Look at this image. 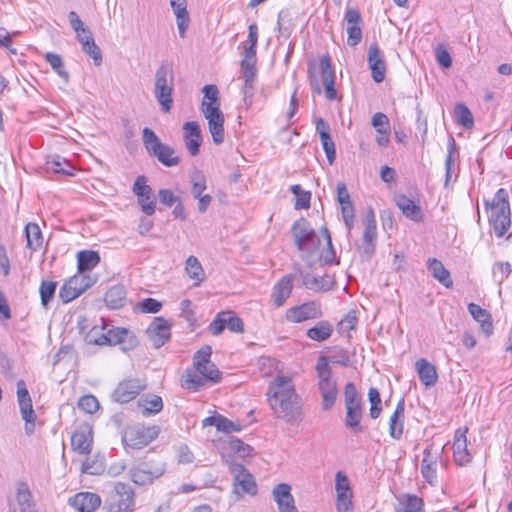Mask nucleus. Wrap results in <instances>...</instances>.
Returning a JSON list of instances; mask_svg holds the SVG:
<instances>
[{
    "label": "nucleus",
    "instance_id": "obj_1",
    "mask_svg": "<svg viewBox=\"0 0 512 512\" xmlns=\"http://www.w3.org/2000/svg\"><path fill=\"white\" fill-rule=\"evenodd\" d=\"M267 401L274 415L286 422L296 420L301 414V398L291 377L277 375L269 384Z\"/></svg>",
    "mask_w": 512,
    "mask_h": 512
},
{
    "label": "nucleus",
    "instance_id": "obj_2",
    "mask_svg": "<svg viewBox=\"0 0 512 512\" xmlns=\"http://www.w3.org/2000/svg\"><path fill=\"white\" fill-rule=\"evenodd\" d=\"M174 82L173 64L162 61L155 72L153 94L164 113H169L173 107Z\"/></svg>",
    "mask_w": 512,
    "mask_h": 512
},
{
    "label": "nucleus",
    "instance_id": "obj_3",
    "mask_svg": "<svg viewBox=\"0 0 512 512\" xmlns=\"http://www.w3.org/2000/svg\"><path fill=\"white\" fill-rule=\"evenodd\" d=\"M485 206L490 211L489 221L496 236H504L511 224L508 192L504 188L498 189L491 201H485Z\"/></svg>",
    "mask_w": 512,
    "mask_h": 512
},
{
    "label": "nucleus",
    "instance_id": "obj_4",
    "mask_svg": "<svg viewBox=\"0 0 512 512\" xmlns=\"http://www.w3.org/2000/svg\"><path fill=\"white\" fill-rule=\"evenodd\" d=\"M292 233L298 250L307 261L313 258L321 249L323 235L318 236L306 219L301 218L294 222Z\"/></svg>",
    "mask_w": 512,
    "mask_h": 512
},
{
    "label": "nucleus",
    "instance_id": "obj_5",
    "mask_svg": "<svg viewBox=\"0 0 512 512\" xmlns=\"http://www.w3.org/2000/svg\"><path fill=\"white\" fill-rule=\"evenodd\" d=\"M136 495L133 487L124 482H115L104 499V512H134Z\"/></svg>",
    "mask_w": 512,
    "mask_h": 512
},
{
    "label": "nucleus",
    "instance_id": "obj_6",
    "mask_svg": "<svg viewBox=\"0 0 512 512\" xmlns=\"http://www.w3.org/2000/svg\"><path fill=\"white\" fill-rule=\"evenodd\" d=\"M318 389L322 397V408L329 410L335 403L338 390L337 382L332 376V370L328 359L320 356L316 364Z\"/></svg>",
    "mask_w": 512,
    "mask_h": 512
},
{
    "label": "nucleus",
    "instance_id": "obj_7",
    "mask_svg": "<svg viewBox=\"0 0 512 512\" xmlns=\"http://www.w3.org/2000/svg\"><path fill=\"white\" fill-rule=\"evenodd\" d=\"M142 138L147 152L156 157L164 166H176L180 159L175 154V150L161 142L159 137L150 128H144L142 131Z\"/></svg>",
    "mask_w": 512,
    "mask_h": 512
},
{
    "label": "nucleus",
    "instance_id": "obj_8",
    "mask_svg": "<svg viewBox=\"0 0 512 512\" xmlns=\"http://www.w3.org/2000/svg\"><path fill=\"white\" fill-rule=\"evenodd\" d=\"M159 433L160 427L157 425L138 424L126 429L122 441L126 448L141 449L155 440Z\"/></svg>",
    "mask_w": 512,
    "mask_h": 512
},
{
    "label": "nucleus",
    "instance_id": "obj_9",
    "mask_svg": "<svg viewBox=\"0 0 512 512\" xmlns=\"http://www.w3.org/2000/svg\"><path fill=\"white\" fill-rule=\"evenodd\" d=\"M354 493L348 476L343 471L335 474V507L337 512H354Z\"/></svg>",
    "mask_w": 512,
    "mask_h": 512
},
{
    "label": "nucleus",
    "instance_id": "obj_10",
    "mask_svg": "<svg viewBox=\"0 0 512 512\" xmlns=\"http://www.w3.org/2000/svg\"><path fill=\"white\" fill-rule=\"evenodd\" d=\"M323 316L322 304L318 300H311L292 306L285 311V319L290 323H302L319 319Z\"/></svg>",
    "mask_w": 512,
    "mask_h": 512
},
{
    "label": "nucleus",
    "instance_id": "obj_11",
    "mask_svg": "<svg viewBox=\"0 0 512 512\" xmlns=\"http://www.w3.org/2000/svg\"><path fill=\"white\" fill-rule=\"evenodd\" d=\"M189 182L191 185V194L194 199L198 200L199 212H206L212 202V196L204 194V191L207 189L205 174L201 170L194 169L189 173Z\"/></svg>",
    "mask_w": 512,
    "mask_h": 512
},
{
    "label": "nucleus",
    "instance_id": "obj_12",
    "mask_svg": "<svg viewBox=\"0 0 512 512\" xmlns=\"http://www.w3.org/2000/svg\"><path fill=\"white\" fill-rule=\"evenodd\" d=\"M212 350L210 346H204L198 350L193 357V366L197 373L201 374L206 380L218 382L220 380V371L210 361Z\"/></svg>",
    "mask_w": 512,
    "mask_h": 512
},
{
    "label": "nucleus",
    "instance_id": "obj_13",
    "mask_svg": "<svg viewBox=\"0 0 512 512\" xmlns=\"http://www.w3.org/2000/svg\"><path fill=\"white\" fill-rule=\"evenodd\" d=\"M230 472L232 473L234 480V493L240 495V489L242 493H246L251 496H255L257 494L258 487L254 477L242 464H231Z\"/></svg>",
    "mask_w": 512,
    "mask_h": 512
},
{
    "label": "nucleus",
    "instance_id": "obj_14",
    "mask_svg": "<svg viewBox=\"0 0 512 512\" xmlns=\"http://www.w3.org/2000/svg\"><path fill=\"white\" fill-rule=\"evenodd\" d=\"M17 397L22 419L25 421V432L30 435L35 430L36 415L33 410L29 392L23 380L17 383Z\"/></svg>",
    "mask_w": 512,
    "mask_h": 512
},
{
    "label": "nucleus",
    "instance_id": "obj_15",
    "mask_svg": "<svg viewBox=\"0 0 512 512\" xmlns=\"http://www.w3.org/2000/svg\"><path fill=\"white\" fill-rule=\"evenodd\" d=\"M132 191L137 196L142 211L148 216L154 214L156 200L152 188L147 184L145 176L140 175L136 178Z\"/></svg>",
    "mask_w": 512,
    "mask_h": 512
},
{
    "label": "nucleus",
    "instance_id": "obj_16",
    "mask_svg": "<svg viewBox=\"0 0 512 512\" xmlns=\"http://www.w3.org/2000/svg\"><path fill=\"white\" fill-rule=\"evenodd\" d=\"M271 498L278 512H299L290 484H276L271 490Z\"/></svg>",
    "mask_w": 512,
    "mask_h": 512
},
{
    "label": "nucleus",
    "instance_id": "obj_17",
    "mask_svg": "<svg viewBox=\"0 0 512 512\" xmlns=\"http://www.w3.org/2000/svg\"><path fill=\"white\" fill-rule=\"evenodd\" d=\"M204 118L207 120L208 129L215 144L219 145L224 141L225 131L224 122L225 117L223 112L218 107H211L206 105L204 111H201Z\"/></svg>",
    "mask_w": 512,
    "mask_h": 512
},
{
    "label": "nucleus",
    "instance_id": "obj_18",
    "mask_svg": "<svg viewBox=\"0 0 512 512\" xmlns=\"http://www.w3.org/2000/svg\"><path fill=\"white\" fill-rule=\"evenodd\" d=\"M256 62L257 59L244 58L241 61V79L244 81L242 93L244 102L247 106L252 104L254 95V84L256 77Z\"/></svg>",
    "mask_w": 512,
    "mask_h": 512
},
{
    "label": "nucleus",
    "instance_id": "obj_19",
    "mask_svg": "<svg viewBox=\"0 0 512 512\" xmlns=\"http://www.w3.org/2000/svg\"><path fill=\"white\" fill-rule=\"evenodd\" d=\"M171 326L163 317H156L146 330L147 337L156 349L162 347L171 336Z\"/></svg>",
    "mask_w": 512,
    "mask_h": 512
},
{
    "label": "nucleus",
    "instance_id": "obj_20",
    "mask_svg": "<svg viewBox=\"0 0 512 512\" xmlns=\"http://www.w3.org/2000/svg\"><path fill=\"white\" fill-rule=\"evenodd\" d=\"M165 473V464L160 462L145 468L135 467L130 469V479L137 485H146L160 478Z\"/></svg>",
    "mask_w": 512,
    "mask_h": 512
},
{
    "label": "nucleus",
    "instance_id": "obj_21",
    "mask_svg": "<svg viewBox=\"0 0 512 512\" xmlns=\"http://www.w3.org/2000/svg\"><path fill=\"white\" fill-rule=\"evenodd\" d=\"M441 451L436 449L434 445H428L423 452V460L421 464V473L425 480L434 484L437 480V461Z\"/></svg>",
    "mask_w": 512,
    "mask_h": 512
},
{
    "label": "nucleus",
    "instance_id": "obj_22",
    "mask_svg": "<svg viewBox=\"0 0 512 512\" xmlns=\"http://www.w3.org/2000/svg\"><path fill=\"white\" fill-rule=\"evenodd\" d=\"M367 61L371 70L372 79L376 83H381L385 79L386 63L384 55L376 43L369 46Z\"/></svg>",
    "mask_w": 512,
    "mask_h": 512
},
{
    "label": "nucleus",
    "instance_id": "obj_23",
    "mask_svg": "<svg viewBox=\"0 0 512 512\" xmlns=\"http://www.w3.org/2000/svg\"><path fill=\"white\" fill-rule=\"evenodd\" d=\"M467 432V427H461L456 430L453 439V457L455 463L459 466H464L472 460V456L467 449Z\"/></svg>",
    "mask_w": 512,
    "mask_h": 512
},
{
    "label": "nucleus",
    "instance_id": "obj_24",
    "mask_svg": "<svg viewBox=\"0 0 512 512\" xmlns=\"http://www.w3.org/2000/svg\"><path fill=\"white\" fill-rule=\"evenodd\" d=\"M295 276L293 274H287L280 278L273 286L271 299L273 305L279 308L285 304L289 299L293 290Z\"/></svg>",
    "mask_w": 512,
    "mask_h": 512
},
{
    "label": "nucleus",
    "instance_id": "obj_25",
    "mask_svg": "<svg viewBox=\"0 0 512 512\" xmlns=\"http://www.w3.org/2000/svg\"><path fill=\"white\" fill-rule=\"evenodd\" d=\"M93 444V431L92 428L85 424L80 426L71 437L72 449L79 454H90Z\"/></svg>",
    "mask_w": 512,
    "mask_h": 512
},
{
    "label": "nucleus",
    "instance_id": "obj_26",
    "mask_svg": "<svg viewBox=\"0 0 512 512\" xmlns=\"http://www.w3.org/2000/svg\"><path fill=\"white\" fill-rule=\"evenodd\" d=\"M183 139L187 151L196 156L200 151L202 135L199 124L196 121L185 122L183 125Z\"/></svg>",
    "mask_w": 512,
    "mask_h": 512
},
{
    "label": "nucleus",
    "instance_id": "obj_27",
    "mask_svg": "<svg viewBox=\"0 0 512 512\" xmlns=\"http://www.w3.org/2000/svg\"><path fill=\"white\" fill-rule=\"evenodd\" d=\"M101 502V497L92 492H80L69 499L70 506L78 512H94Z\"/></svg>",
    "mask_w": 512,
    "mask_h": 512
},
{
    "label": "nucleus",
    "instance_id": "obj_28",
    "mask_svg": "<svg viewBox=\"0 0 512 512\" xmlns=\"http://www.w3.org/2000/svg\"><path fill=\"white\" fill-rule=\"evenodd\" d=\"M345 21L347 22V44L354 47L359 44L362 39V29L360 27L361 16L359 11L355 8L346 9Z\"/></svg>",
    "mask_w": 512,
    "mask_h": 512
},
{
    "label": "nucleus",
    "instance_id": "obj_29",
    "mask_svg": "<svg viewBox=\"0 0 512 512\" xmlns=\"http://www.w3.org/2000/svg\"><path fill=\"white\" fill-rule=\"evenodd\" d=\"M144 388L141 381L130 379L119 383L113 393L115 401L119 403H128L133 400Z\"/></svg>",
    "mask_w": 512,
    "mask_h": 512
},
{
    "label": "nucleus",
    "instance_id": "obj_30",
    "mask_svg": "<svg viewBox=\"0 0 512 512\" xmlns=\"http://www.w3.org/2000/svg\"><path fill=\"white\" fill-rule=\"evenodd\" d=\"M319 66L321 70V80L325 89V95L328 100H335L337 98V92L334 88L335 74L331 67L329 57H321Z\"/></svg>",
    "mask_w": 512,
    "mask_h": 512
},
{
    "label": "nucleus",
    "instance_id": "obj_31",
    "mask_svg": "<svg viewBox=\"0 0 512 512\" xmlns=\"http://www.w3.org/2000/svg\"><path fill=\"white\" fill-rule=\"evenodd\" d=\"M319 66L321 70V80L325 89V95L328 100H335L337 98V92L334 88L335 74L331 67L329 57H321Z\"/></svg>",
    "mask_w": 512,
    "mask_h": 512
},
{
    "label": "nucleus",
    "instance_id": "obj_32",
    "mask_svg": "<svg viewBox=\"0 0 512 512\" xmlns=\"http://www.w3.org/2000/svg\"><path fill=\"white\" fill-rule=\"evenodd\" d=\"M170 7L176 18V24L181 38H185L190 24V16L187 10V0H169Z\"/></svg>",
    "mask_w": 512,
    "mask_h": 512
},
{
    "label": "nucleus",
    "instance_id": "obj_33",
    "mask_svg": "<svg viewBox=\"0 0 512 512\" xmlns=\"http://www.w3.org/2000/svg\"><path fill=\"white\" fill-rule=\"evenodd\" d=\"M395 203L401 212L410 220L414 222H421L423 220V213L421 207L412 199L404 194L395 197Z\"/></svg>",
    "mask_w": 512,
    "mask_h": 512
},
{
    "label": "nucleus",
    "instance_id": "obj_34",
    "mask_svg": "<svg viewBox=\"0 0 512 512\" xmlns=\"http://www.w3.org/2000/svg\"><path fill=\"white\" fill-rule=\"evenodd\" d=\"M303 285L314 292H326L333 288L335 282L334 278L328 274L313 275L305 274L302 279Z\"/></svg>",
    "mask_w": 512,
    "mask_h": 512
},
{
    "label": "nucleus",
    "instance_id": "obj_35",
    "mask_svg": "<svg viewBox=\"0 0 512 512\" xmlns=\"http://www.w3.org/2000/svg\"><path fill=\"white\" fill-rule=\"evenodd\" d=\"M377 238V226L375 215L370 210L365 219V229L363 232V250L366 254H372L375 249V241Z\"/></svg>",
    "mask_w": 512,
    "mask_h": 512
},
{
    "label": "nucleus",
    "instance_id": "obj_36",
    "mask_svg": "<svg viewBox=\"0 0 512 512\" xmlns=\"http://www.w3.org/2000/svg\"><path fill=\"white\" fill-rule=\"evenodd\" d=\"M468 311L473 319L480 324L481 331L486 336H490L493 333V322L490 312L475 303L468 304Z\"/></svg>",
    "mask_w": 512,
    "mask_h": 512
},
{
    "label": "nucleus",
    "instance_id": "obj_37",
    "mask_svg": "<svg viewBox=\"0 0 512 512\" xmlns=\"http://www.w3.org/2000/svg\"><path fill=\"white\" fill-rule=\"evenodd\" d=\"M16 501L20 512H38L33 495L27 483L21 482L16 488Z\"/></svg>",
    "mask_w": 512,
    "mask_h": 512
},
{
    "label": "nucleus",
    "instance_id": "obj_38",
    "mask_svg": "<svg viewBox=\"0 0 512 512\" xmlns=\"http://www.w3.org/2000/svg\"><path fill=\"white\" fill-rule=\"evenodd\" d=\"M416 370L419 375L420 381L426 386L431 387L437 381V371L434 365L429 363L426 359H419L416 364Z\"/></svg>",
    "mask_w": 512,
    "mask_h": 512
},
{
    "label": "nucleus",
    "instance_id": "obj_39",
    "mask_svg": "<svg viewBox=\"0 0 512 512\" xmlns=\"http://www.w3.org/2000/svg\"><path fill=\"white\" fill-rule=\"evenodd\" d=\"M404 401L398 402L389 420V434L394 439H400L403 434Z\"/></svg>",
    "mask_w": 512,
    "mask_h": 512
},
{
    "label": "nucleus",
    "instance_id": "obj_40",
    "mask_svg": "<svg viewBox=\"0 0 512 512\" xmlns=\"http://www.w3.org/2000/svg\"><path fill=\"white\" fill-rule=\"evenodd\" d=\"M138 407L143 416H150L159 413L163 408V401L157 395H143L138 400Z\"/></svg>",
    "mask_w": 512,
    "mask_h": 512
},
{
    "label": "nucleus",
    "instance_id": "obj_41",
    "mask_svg": "<svg viewBox=\"0 0 512 512\" xmlns=\"http://www.w3.org/2000/svg\"><path fill=\"white\" fill-rule=\"evenodd\" d=\"M346 407L345 425L353 432H361L362 427L360 421L362 418V405L361 403L348 404Z\"/></svg>",
    "mask_w": 512,
    "mask_h": 512
},
{
    "label": "nucleus",
    "instance_id": "obj_42",
    "mask_svg": "<svg viewBox=\"0 0 512 512\" xmlns=\"http://www.w3.org/2000/svg\"><path fill=\"white\" fill-rule=\"evenodd\" d=\"M428 269L432 276L437 279L443 286L450 288L453 285L450 272L444 267L441 261L437 259H430L428 261Z\"/></svg>",
    "mask_w": 512,
    "mask_h": 512
},
{
    "label": "nucleus",
    "instance_id": "obj_43",
    "mask_svg": "<svg viewBox=\"0 0 512 512\" xmlns=\"http://www.w3.org/2000/svg\"><path fill=\"white\" fill-rule=\"evenodd\" d=\"M105 303L111 309H119L126 303V292L123 286H112L105 294Z\"/></svg>",
    "mask_w": 512,
    "mask_h": 512
},
{
    "label": "nucleus",
    "instance_id": "obj_44",
    "mask_svg": "<svg viewBox=\"0 0 512 512\" xmlns=\"http://www.w3.org/2000/svg\"><path fill=\"white\" fill-rule=\"evenodd\" d=\"M77 260L78 271L82 273H91V270L99 264L100 257L95 251L84 250L78 253Z\"/></svg>",
    "mask_w": 512,
    "mask_h": 512
},
{
    "label": "nucleus",
    "instance_id": "obj_45",
    "mask_svg": "<svg viewBox=\"0 0 512 512\" xmlns=\"http://www.w3.org/2000/svg\"><path fill=\"white\" fill-rule=\"evenodd\" d=\"M25 234L27 240V247L32 251H38L43 244V235L41 229L36 223H28L25 226Z\"/></svg>",
    "mask_w": 512,
    "mask_h": 512
},
{
    "label": "nucleus",
    "instance_id": "obj_46",
    "mask_svg": "<svg viewBox=\"0 0 512 512\" xmlns=\"http://www.w3.org/2000/svg\"><path fill=\"white\" fill-rule=\"evenodd\" d=\"M333 333V326L328 321H320L307 330V337L311 340L322 342L330 338Z\"/></svg>",
    "mask_w": 512,
    "mask_h": 512
},
{
    "label": "nucleus",
    "instance_id": "obj_47",
    "mask_svg": "<svg viewBox=\"0 0 512 512\" xmlns=\"http://www.w3.org/2000/svg\"><path fill=\"white\" fill-rule=\"evenodd\" d=\"M185 271L194 285L198 286L205 279L204 269L195 256H189L185 262Z\"/></svg>",
    "mask_w": 512,
    "mask_h": 512
},
{
    "label": "nucleus",
    "instance_id": "obj_48",
    "mask_svg": "<svg viewBox=\"0 0 512 512\" xmlns=\"http://www.w3.org/2000/svg\"><path fill=\"white\" fill-rule=\"evenodd\" d=\"M48 169L54 173L63 174L66 176L74 175V166L61 156L55 155L47 161Z\"/></svg>",
    "mask_w": 512,
    "mask_h": 512
},
{
    "label": "nucleus",
    "instance_id": "obj_49",
    "mask_svg": "<svg viewBox=\"0 0 512 512\" xmlns=\"http://www.w3.org/2000/svg\"><path fill=\"white\" fill-rule=\"evenodd\" d=\"M321 234L323 235L322 251L320 252L319 250L316 255H318L325 264H332L335 262V251L332 246L330 233L326 227H323Z\"/></svg>",
    "mask_w": 512,
    "mask_h": 512
},
{
    "label": "nucleus",
    "instance_id": "obj_50",
    "mask_svg": "<svg viewBox=\"0 0 512 512\" xmlns=\"http://www.w3.org/2000/svg\"><path fill=\"white\" fill-rule=\"evenodd\" d=\"M396 512H423V500L416 495H405L399 499Z\"/></svg>",
    "mask_w": 512,
    "mask_h": 512
},
{
    "label": "nucleus",
    "instance_id": "obj_51",
    "mask_svg": "<svg viewBox=\"0 0 512 512\" xmlns=\"http://www.w3.org/2000/svg\"><path fill=\"white\" fill-rule=\"evenodd\" d=\"M69 280L82 294L96 283L97 276L92 273H82L78 271L75 275L70 277Z\"/></svg>",
    "mask_w": 512,
    "mask_h": 512
},
{
    "label": "nucleus",
    "instance_id": "obj_52",
    "mask_svg": "<svg viewBox=\"0 0 512 512\" xmlns=\"http://www.w3.org/2000/svg\"><path fill=\"white\" fill-rule=\"evenodd\" d=\"M44 58L47 63H49L54 72L60 76L65 81V83H68L69 73L64 68V63L61 56L53 52H47L44 55Z\"/></svg>",
    "mask_w": 512,
    "mask_h": 512
},
{
    "label": "nucleus",
    "instance_id": "obj_53",
    "mask_svg": "<svg viewBox=\"0 0 512 512\" xmlns=\"http://www.w3.org/2000/svg\"><path fill=\"white\" fill-rule=\"evenodd\" d=\"M202 92L204 97L201 103V111H204L206 105L220 108L219 90L216 85H205Z\"/></svg>",
    "mask_w": 512,
    "mask_h": 512
},
{
    "label": "nucleus",
    "instance_id": "obj_54",
    "mask_svg": "<svg viewBox=\"0 0 512 512\" xmlns=\"http://www.w3.org/2000/svg\"><path fill=\"white\" fill-rule=\"evenodd\" d=\"M205 380L206 379L201 374L197 373L196 371L195 372L187 371L183 375L182 386L184 388H186L187 390L195 392V391H198L204 385Z\"/></svg>",
    "mask_w": 512,
    "mask_h": 512
},
{
    "label": "nucleus",
    "instance_id": "obj_55",
    "mask_svg": "<svg viewBox=\"0 0 512 512\" xmlns=\"http://www.w3.org/2000/svg\"><path fill=\"white\" fill-rule=\"evenodd\" d=\"M57 288L56 281L43 280L40 284L39 292L41 297V304L44 308L48 307L50 300L55 295Z\"/></svg>",
    "mask_w": 512,
    "mask_h": 512
},
{
    "label": "nucleus",
    "instance_id": "obj_56",
    "mask_svg": "<svg viewBox=\"0 0 512 512\" xmlns=\"http://www.w3.org/2000/svg\"><path fill=\"white\" fill-rule=\"evenodd\" d=\"M512 269L509 262H496L492 268V277L493 280L501 285L505 279L509 277Z\"/></svg>",
    "mask_w": 512,
    "mask_h": 512
},
{
    "label": "nucleus",
    "instance_id": "obj_57",
    "mask_svg": "<svg viewBox=\"0 0 512 512\" xmlns=\"http://www.w3.org/2000/svg\"><path fill=\"white\" fill-rule=\"evenodd\" d=\"M108 345L115 346L126 342L131 333L129 330L121 327H115L107 331Z\"/></svg>",
    "mask_w": 512,
    "mask_h": 512
},
{
    "label": "nucleus",
    "instance_id": "obj_58",
    "mask_svg": "<svg viewBox=\"0 0 512 512\" xmlns=\"http://www.w3.org/2000/svg\"><path fill=\"white\" fill-rule=\"evenodd\" d=\"M80 295L81 293L79 292L77 287L71 284V281L69 279L64 282V284L61 286L59 290V297L63 303H69L72 300L79 297Z\"/></svg>",
    "mask_w": 512,
    "mask_h": 512
},
{
    "label": "nucleus",
    "instance_id": "obj_59",
    "mask_svg": "<svg viewBox=\"0 0 512 512\" xmlns=\"http://www.w3.org/2000/svg\"><path fill=\"white\" fill-rule=\"evenodd\" d=\"M103 330L104 327H93L86 336L87 342L99 346L108 345V335Z\"/></svg>",
    "mask_w": 512,
    "mask_h": 512
},
{
    "label": "nucleus",
    "instance_id": "obj_60",
    "mask_svg": "<svg viewBox=\"0 0 512 512\" xmlns=\"http://www.w3.org/2000/svg\"><path fill=\"white\" fill-rule=\"evenodd\" d=\"M78 407L87 414L95 413L99 407V401L93 395H84L78 401Z\"/></svg>",
    "mask_w": 512,
    "mask_h": 512
},
{
    "label": "nucleus",
    "instance_id": "obj_61",
    "mask_svg": "<svg viewBox=\"0 0 512 512\" xmlns=\"http://www.w3.org/2000/svg\"><path fill=\"white\" fill-rule=\"evenodd\" d=\"M368 397L371 403L370 416L371 418L376 419L381 413V398L378 389L371 387L368 392Z\"/></svg>",
    "mask_w": 512,
    "mask_h": 512
},
{
    "label": "nucleus",
    "instance_id": "obj_62",
    "mask_svg": "<svg viewBox=\"0 0 512 512\" xmlns=\"http://www.w3.org/2000/svg\"><path fill=\"white\" fill-rule=\"evenodd\" d=\"M456 179L457 172L455 160L453 158V152L450 150L445 160V185L448 186L449 183L456 181Z\"/></svg>",
    "mask_w": 512,
    "mask_h": 512
},
{
    "label": "nucleus",
    "instance_id": "obj_63",
    "mask_svg": "<svg viewBox=\"0 0 512 512\" xmlns=\"http://www.w3.org/2000/svg\"><path fill=\"white\" fill-rule=\"evenodd\" d=\"M455 114L457 121L464 127H471L473 125L472 113L464 104H458L455 107Z\"/></svg>",
    "mask_w": 512,
    "mask_h": 512
},
{
    "label": "nucleus",
    "instance_id": "obj_64",
    "mask_svg": "<svg viewBox=\"0 0 512 512\" xmlns=\"http://www.w3.org/2000/svg\"><path fill=\"white\" fill-rule=\"evenodd\" d=\"M216 429L224 433L239 432L241 430V425L229 420L222 415H218Z\"/></svg>",
    "mask_w": 512,
    "mask_h": 512
}]
</instances>
